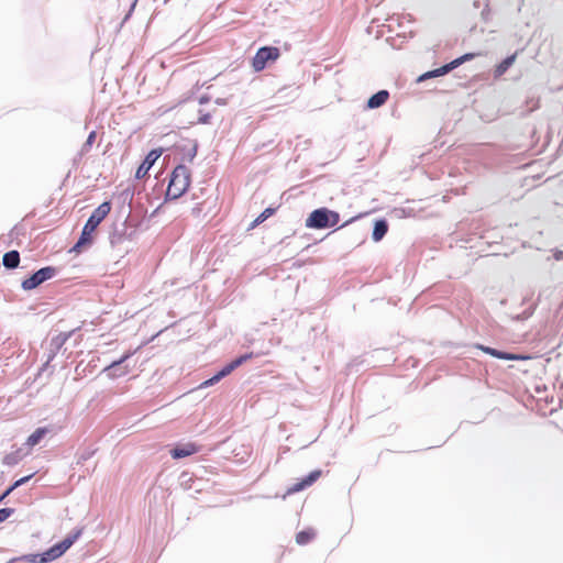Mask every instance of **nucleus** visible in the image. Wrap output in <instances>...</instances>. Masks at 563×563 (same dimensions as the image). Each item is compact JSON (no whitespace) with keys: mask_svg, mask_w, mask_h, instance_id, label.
<instances>
[{"mask_svg":"<svg viewBox=\"0 0 563 563\" xmlns=\"http://www.w3.org/2000/svg\"><path fill=\"white\" fill-rule=\"evenodd\" d=\"M111 206L109 202L101 203L89 217L86 222L78 242L74 245L73 251L80 252L85 245L92 241V233L100 224V222L109 214Z\"/></svg>","mask_w":563,"mask_h":563,"instance_id":"f03ea898","label":"nucleus"},{"mask_svg":"<svg viewBox=\"0 0 563 563\" xmlns=\"http://www.w3.org/2000/svg\"><path fill=\"white\" fill-rule=\"evenodd\" d=\"M279 53L275 47H262L253 58V67L255 70H262L265 68L266 63L271 59H276Z\"/></svg>","mask_w":563,"mask_h":563,"instance_id":"6e6552de","label":"nucleus"},{"mask_svg":"<svg viewBox=\"0 0 563 563\" xmlns=\"http://www.w3.org/2000/svg\"><path fill=\"white\" fill-rule=\"evenodd\" d=\"M80 534L81 530H76L67 536L63 541L54 544L47 551L41 554H25L19 558V560H23L29 563H49L60 558L75 543Z\"/></svg>","mask_w":563,"mask_h":563,"instance_id":"f257e3e1","label":"nucleus"},{"mask_svg":"<svg viewBox=\"0 0 563 563\" xmlns=\"http://www.w3.org/2000/svg\"><path fill=\"white\" fill-rule=\"evenodd\" d=\"M135 5H136V0L132 3L131 9H130V12H129V14L126 15V18H128V16L131 14V12L134 10Z\"/></svg>","mask_w":563,"mask_h":563,"instance_id":"c85d7f7f","label":"nucleus"},{"mask_svg":"<svg viewBox=\"0 0 563 563\" xmlns=\"http://www.w3.org/2000/svg\"><path fill=\"white\" fill-rule=\"evenodd\" d=\"M340 216L338 212L327 208L313 210L306 219L305 225L308 229H325L334 227L339 223Z\"/></svg>","mask_w":563,"mask_h":563,"instance_id":"20e7f679","label":"nucleus"},{"mask_svg":"<svg viewBox=\"0 0 563 563\" xmlns=\"http://www.w3.org/2000/svg\"><path fill=\"white\" fill-rule=\"evenodd\" d=\"M48 430L46 428H38L36 429L26 440V445L30 448H33L37 445L41 440L46 435Z\"/></svg>","mask_w":563,"mask_h":563,"instance_id":"dca6fc26","label":"nucleus"},{"mask_svg":"<svg viewBox=\"0 0 563 563\" xmlns=\"http://www.w3.org/2000/svg\"><path fill=\"white\" fill-rule=\"evenodd\" d=\"M316 536V532L313 529H307V530H303V531H300L297 536H296V541L298 544H307L308 542H310Z\"/></svg>","mask_w":563,"mask_h":563,"instance_id":"6ab92c4d","label":"nucleus"},{"mask_svg":"<svg viewBox=\"0 0 563 563\" xmlns=\"http://www.w3.org/2000/svg\"><path fill=\"white\" fill-rule=\"evenodd\" d=\"M162 153H163L162 148L152 150L145 157L144 162L137 168L136 174H135L136 178L140 179V178L145 177L147 175L148 170L151 169V167L159 158Z\"/></svg>","mask_w":563,"mask_h":563,"instance_id":"9d476101","label":"nucleus"},{"mask_svg":"<svg viewBox=\"0 0 563 563\" xmlns=\"http://www.w3.org/2000/svg\"><path fill=\"white\" fill-rule=\"evenodd\" d=\"M3 265L7 267V268H15L18 267L19 263H20V255H19V252L16 251H10L8 253L4 254L3 256Z\"/></svg>","mask_w":563,"mask_h":563,"instance_id":"2eb2a0df","label":"nucleus"},{"mask_svg":"<svg viewBox=\"0 0 563 563\" xmlns=\"http://www.w3.org/2000/svg\"><path fill=\"white\" fill-rule=\"evenodd\" d=\"M196 154H197V144L194 143L190 145L188 151L184 154V158L191 162L195 158Z\"/></svg>","mask_w":563,"mask_h":563,"instance_id":"412c9836","label":"nucleus"},{"mask_svg":"<svg viewBox=\"0 0 563 563\" xmlns=\"http://www.w3.org/2000/svg\"><path fill=\"white\" fill-rule=\"evenodd\" d=\"M131 356V353L124 354L120 360L112 362L109 366H107L102 372L107 374L109 378L121 377L130 372L128 366H122V364Z\"/></svg>","mask_w":563,"mask_h":563,"instance_id":"1a4fd4ad","label":"nucleus"},{"mask_svg":"<svg viewBox=\"0 0 563 563\" xmlns=\"http://www.w3.org/2000/svg\"><path fill=\"white\" fill-rule=\"evenodd\" d=\"M55 275V268L44 267L34 273L31 277L22 282V288L24 290H32L40 286L42 283L51 279Z\"/></svg>","mask_w":563,"mask_h":563,"instance_id":"0eeeda50","label":"nucleus"},{"mask_svg":"<svg viewBox=\"0 0 563 563\" xmlns=\"http://www.w3.org/2000/svg\"><path fill=\"white\" fill-rule=\"evenodd\" d=\"M12 509L10 508H2L0 509V523L3 522L4 520H7L11 514H12Z\"/></svg>","mask_w":563,"mask_h":563,"instance_id":"4be33fe9","label":"nucleus"},{"mask_svg":"<svg viewBox=\"0 0 563 563\" xmlns=\"http://www.w3.org/2000/svg\"><path fill=\"white\" fill-rule=\"evenodd\" d=\"M197 452V446L192 443L178 445L170 451L174 459H183Z\"/></svg>","mask_w":563,"mask_h":563,"instance_id":"f8f14e48","label":"nucleus"},{"mask_svg":"<svg viewBox=\"0 0 563 563\" xmlns=\"http://www.w3.org/2000/svg\"><path fill=\"white\" fill-rule=\"evenodd\" d=\"M14 488H12V486L5 490V493L1 496V499H3L4 497H7Z\"/></svg>","mask_w":563,"mask_h":563,"instance_id":"a878e982","label":"nucleus"},{"mask_svg":"<svg viewBox=\"0 0 563 563\" xmlns=\"http://www.w3.org/2000/svg\"><path fill=\"white\" fill-rule=\"evenodd\" d=\"M95 139H96V132H95V131H92V132L88 135V139H87V141H86V143H85V147L91 146V144L93 143Z\"/></svg>","mask_w":563,"mask_h":563,"instance_id":"393cba45","label":"nucleus"},{"mask_svg":"<svg viewBox=\"0 0 563 563\" xmlns=\"http://www.w3.org/2000/svg\"><path fill=\"white\" fill-rule=\"evenodd\" d=\"M388 97H389V93L387 90H379L378 92H376L368 99L367 107L369 109L379 108L387 101Z\"/></svg>","mask_w":563,"mask_h":563,"instance_id":"ddd939ff","label":"nucleus"},{"mask_svg":"<svg viewBox=\"0 0 563 563\" xmlns=\"http://www.w3.org/2000/svg\"><path fill=\"white\" fill-rule=\"evenodd\" d=\"M32 477V475H29V476H25V477H22L20 478L19 481H16L13 485H12V488H16L23 484H25L30 478Z\"/></svg>","mask_w":563,"mask_h":563,"instance_id":"b1692460","label":"nucleus"},{"mask_svg":"<svg viewBox=\"0 0 563 563\" xmlns=\"http://www.w3.org/2000/svg\"><path fill=\"white\" fill-rule=\"evenodd\" d=\"M206 102H208V98H206V97H201V98H200V103H206Z\"/></svg>","mask_w":563,"mask_h":563,"instance_id":"c756f323","label":"nucleus"},{"mask_svg":"<svg viewBox=\"0 0 563 563\" xmlns=\"http://www.w3.org/2000/svg\"><path fill=\"white\" fill-rule=\"evenodd\" d=\"M555 258H556V260H563V252H562V251L558 252V253L555 254Z\"/></svg>","mask_w":563,"mask_h":563,"instance_id":"cd10ccee","label":"nucleus"},{"mask_svg":"<svg viewBox=\"0 0 563 563\" xmlns=\"http://www.w3.org/2000/svg\"><path fill=\"white\" fill-rule=\"evenodd\" d=\"M22 450H18L16 452H13V453H10V454H7L4 457H3V463L5 465H9V466H12V465H15L18 464L21 459L26 455L27 453H22L21 452Z\"/></svg>","mask_w":563,"mask_h":563,"instance_id":"aec40b11","label":"nucleus"},{"mask_svg":"<svg viewBox=\"0 0 563 563\" xmlns=\"http://www.w3.org/2000/svg\"><path fill=\"white\" fill-rule=\"evenodd\" d=\"M249 358H251V354L242 355V356L238 357L236 360L232 361L230 364L224 366L218 374H216L211 378L201 383L200 386L198 387V389L206 388V387L217 384L223 377L228 376L230 373H232L236 367L242 365Z\"/></svg>","mask_w":563,"mask_h":563,"instance_id":"423d86ee","label":"nucleus"},{"mask_svg":"<svg viewBox=\"0 0 563 563\" xmlns=\"http://www.w3.org/2000/svg\"><path fill=\"white\" fill-rule=\"evenodd\" d=\"M474 56H475V54H472V53L465 54L438 69L430 70V71H427V73L420 75L418 77L417 81L422 82L430 78L443 76V75L450 73L451 70H453L454 68L459 67L463 63L473 59Z\"/></svg>","mask_w":563,"mask_h":563,"instance_id":"39448f33","label":"nucleus"},{"mask_svg":"<svg viewBox=\"0 0 563 563\" xmlns=\"http://www.w3.org/2000/svg\"><path fill=\"white\" fill-rule=\"evenodd\" d=\"M320 475L321 471H312L306 478H303L301 482L297 483L291 488H289L288 493L290 494L305 489L306 487L312 485L320 477Z\"/></svg>","mask_w":563,"mask_h":563,"instance_id":"9b49d317","label":"nucleus"},{"mask_svg":"<svg viewBox=\"0 0 563 563\" xmlns=\"http://www.w3.org/2000/svg\"><path fill=\"white\" fill-rule=\"evenodd\" d=\"M388 225L385 220H379L375 222L374 230H373V240L375 242L380 241L385 234L387 233Z\"/></svg>","mask_w":563,"mask_h":563,"instance_id":"4468645a","label":"nucleus"},{"mask_svg":"<svg viewBox=\"0 0 563 563\" xmlns=\"http://www.w3.org/2000/svg\"><path fill=\"white\" fill-rule=\"evenodd\" d=\"M273 213V209H266L257 219H256V223H260L262 221H264L267 217H269L271 214Z\"/></svg>","mask_w":563,"mask_h":563,"instance_id":"5701e85b","label":"nucleus"},{"mask_svg":"<svg viewBox=\"0 0 563 563\" xmlns=\"http://www.w3.org/2000/svg\"><path fill=\"white\" fill-rule=\"evenodd\" d=\"M481 349L484 352L490 354L492 356H495V357L501 358V360H519V358H521L518 355L509 354V353H506V352H500V351H497V350L492 349V347H484V346H482Z\"/></svg>","mask_w":563,"mask_h":563,"instance_id":"f3484780","label":"nucleus"},{"mask_svg":"<svg viewBox=\"0 0 563 563\" xmlns=\"http://www.w3.org/2000/svg\"><path fill=\"white\" fill-rule=\"evenodd\" d=\"M516 55H511L505 58L495 69V77H500L504 75L508 68L515 63Z\"/></svg>","mask_w":563,"mask_h":563,"instance_id":"a211bd4d","label":"nucleus"},{"mask_svg":"<svg viewBox=\"0 0 563 563\" xmlns=\"http://www.w3.org/2000/svg\"><path fill=\"white\" fill-rule=\"evenodd\" d=\"M190 185V172L185 165H178L172 173L167 188V197L177 199L185 194Z\"/></svg>","mask_w":563,"mask_h":563,"instance_id":"7ed1b4c3","label":"nucleus"},{"mask_svg":"<svg viewBox=\"0 0 563 563\" xmlns=\"http://www.w3.org/2000/svg\"><path fill=\"white\" fill-rule=\"evenodd\" d=\"M14 488H12V486L5 490V493L1 496V499H3L4 497H7Z\"/></svg>","mask_w":563,"mask_h":563,"instance_id":"bb28decb","label":"nucleus"}]
</instances>
